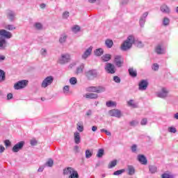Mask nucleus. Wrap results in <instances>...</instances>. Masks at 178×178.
I'll return each instance as SVG.
<instances>
[{
	"label": "nucleus",
	"mask_w": 178,
	"mask_h": 178,
	"mask_svg": "<svg viewBox=\"0 0 178 178\" xmlns=\"http://www.w3.org/2000/svg\"><path fill=\"white\" fill-rule=\"evenodd\" d=\"M133 44H134V36L131 35L128 36L127 40L122 43L120 46L121 51L126 52V51L131 49Z\"/></svg>",
	"instance_id": "obj_1"
},
{
	"label": "nucleus",
	"mask_w": 178,
	"mask_h": 178,
	"mask_svg": "<svg viewBox=\"0 0 178 178\" xmlns=\"http://www.w3.org/2000/svg\"><path fill=\"white\" fill-rule=\"evenodd\" d=\"M63 175L69 176L68 178H79V173L74 168L68 167L63 170Z\"/></svg>",
	"instance_id": "obj_2"
},
{
	"label": "nucleus",
	"mask_w": 178,
	"mask_h": 178,
	"mask_svg": "<svg viewBox=\"0 0 178 178\" xmlns=\"http://www.w3.org/2000/svg\"><path fill=\"white\" fill-rule=\"evenodd\" d=\"M86 91L88 92H104L105 91V88L102 86H90L86 88Z\"/></svg>",
	"instance_id": "obj_3"
},
{
	"label": "nucleus",
	"mask_w": 178,
	"mask_h": 178,
	"mask_svg": "<svg viewBox=\"0 0 178 178\" xmlns=\"http://www.w3.org/2000/svg\"><path fill=\"white\" fill-rule=\"evenodd\" d=\"M54 83V76H47L41 83L42 88H47L49 86H51Z\"/></svg>",
	"instance_id": "obj_4"
},
{
	"label": "nucleus",
	"mask_w": 178,
	"mask_h": 178,
	"mask_svg": "<svg viewBox=\"0 0 178 178\" xmlns=\"http://www.w3.org/2000/svg\"><path fill=\"white\" fill-rule=\"evenodd\" d=\"M27 84H29V81L22 80L15 83L14 88L15 90H22L23 88H26V87H27Z\"/></svg>",
	"instance_id": "obj_5"
},
{
	"label": "nucleus",
	"mask_w": 178,
	"mask_h": 178,
	"mask_svg": "<svg viewBox=\"0 0 178 178\" xmlns=\"http://www.w3.org/2000/svg\"><path fill=\"white\" fill-rule=\"evenodd\" d=\"M68 62H70V54H62L61 58L58 60V63L60 65H65V63H68Z\"/></svg>",
	"instance_id": "obj_6"
},
{
	"label": "nucleus",
	"mask_w": 178,
	"mask_h": 178,
	"mask_svg": "<svg viewBox=\"0 0 178 178\" xmlns=\"http://www.w3.org/2000/svg\"><path fill=\"white\" fill-rule=\"evenodd\" d=\"M86 76L88 80H94V79H97V76H98V72H97V70H91L86 73Z\"/></svg>",
	"instance_id": "obj_7"
},
{
	"label": "nucleus",
	"mask_w": 178,
	"mask_h": 178,
	"mask_svg": "<svg viewBox=\"0 0 178 178\" xmlns=\"http://www.w3.org/2000/svg\"><path fill=\"white\" fill-rule=\"evenodd\" d=\"M108 115L120 119V118H122V111L119 109H112L108 111Z\"/></svg>",
	"instance_id": "obj_8"
},
{
	"label": "nucleus",
	"mask_w": 178,
	"mask_h": 178,
	"mask_svg": "<svg viewBox=\"0 0 178 178\" xmlns=\"http://www.w3.org/2000/svg\"><path fill=\"white\" fill-rule=\"evenodd\" d=\"M169 94V90L166 88H162L161 90L157 92L156 95L159 98H166Z\"/></svg>",
	"instance_id": "obj_9"
},
{
	"label": "nucleus",
	"mask_w": 178,
	"mask_h": 178,
	"mask_svg": "<svg viewBox=\"0 0 178 178\" xmlns=\"http://www.w3.org/2000/svg\"><path fill=\"white\" fill-rule=\"evenodd\" d=\"M23 147H24V141H20L13 147L12 151L15 153L19 152V151L23 149Z\"/></svg>",
	"instance_id": "obj_10"
},
{
	"label": "nucleus",
	"mask_w": 178,
	"mask_h": 178,
	"mask_svg": "<svg viewBox=\"0 0 178 178\" xmlns=\"http://www.w3.org/2000/svg\"><path fill=\"white\" fill-rule=\"evenodd\" d=\"M148 88V81L142 80L138 83V90L140 91H145Z\"/></svg>",
	"instance_id": "obj_11"
},
{
	"label": "nucleus",
	"mask_w": 178,
	"mask_h": 178,
	"mask_svg": "<svg viewBox=\"0 0 178 178\" xmlns=\"http://www.w3.org/2000/svg\"><path fill=\"white\" fill-rule=\"evenodd\" d=\"M114 63L117 67H122L124 63L123 58H122V56H115L114 58Z\"/></svg>",
	"instance_id": "obj_12"
},
{
	"label": "nucleus",
	"mask_w": 178,
	"mask_h": 178,
	"mask_svg": "<svg viewBox=\"0 0 178 178\" xmlns=\"http://www.w3.org/2000/svg\"><path fill=\"white\" fill-rule=\"evenodd\" d=\"M91 54H92V47H89L81 55V58L86 60L89 56H91Z\"/></svg>",
	"instance_id": "obj_13"
},
{
	"label": "nucleus",
	"mask_w": 178,
	"mask_h": 178,
	"mask_svg": "<svg viewBox=\"0 0 178 178\" xmlns=\"http://www.w3.org/2000/svg\"><path fill=\"white\" fill-rule=\"evenodd\" d=\"M156 54L158 55H163V54H166V49L163 47V44H158L155 48Z\"/></svg>",
	"instance_id": "obj_14"
},
{
	"label": "nucleus",
	"mask_w": 178,
	"mask_h": 178,
	"mask_svg": "<svg viewBox=\"0 0 178 178\" xmlns=\"http://www.w3.org/2000/svg\"><path fill=\"white\" fill-rule=\"evenodd\" d=\"M0 35L1 37H3V38H12V33L5 30V29H0Z\"/></svg>",
	"instance_id": "obj_15"
},
{
	"label": "nucleus",
	"mask_w": 178,
	"mask_h": 178,
	"mask_svg": "<svg viewBox=\"0 0 178 178\" xmlns=\"http://www.w3.org/2000/svg\"><path fill=\"white\" fill-rule=\"evenodd\" d=\"M7 18L10 22H15V19H16V13L14 11L10 10H7L6 12Z\"/></svg>",
	"instance_id": "obj_16"
},
{
	"label": "nucleus",
	"mask_w": 178,
	"mask_h": 178,
	"mask_svg": "<svg viewBox=\"0 0 178 178\" xmlns=\"http://www.w3.org/2000/svg\"><path fill=\"white\" fill-rule=\"evenodd\" d=\"M160 10L162 13H165V15H169L170 13V8L166 5V3H163L160 6Z\"/></svg>",
	"instance_id": "obj_17"
},
{
	"label": "nucleus",
	"mask_w": 178,
	"mask_h": 178,
	"mask_svg": "<svg viewBox=\"0 0 178 178\" xmlns=\"http://www.w3.org/2000/svg\"><path fill=\"white\" fill-rule=\"evenodd\" d=\"M106 72L111 74H113L116 71L115 70V65L112 63H107L105 67Z\"/></svg>",
	"instance_id": "obj_18"
},
{
	"label": "nucleus",
	"mask_w": 178,
	"mask_h": 178,
	"mask_svg": "<svg viewBox=\"0 0 178 178\" xmlns=\"http://www.w3.org/2000/svg\"><path fill=\"white\" fill-rule=\"evenodd\" d=\"M148 16V12H145L143 15L140 17L139 20V24L140 27H144L145 24L147 17Z\"/></svg>",
	"instance_id": "obj_19"
},
{
	"label": "nucleus",
	"mask_w": 178,
	"mask_h": 178,
	"mask_svg": "<svg viewBox=\"0 0 178 178\" xmlns=\"http://www.w3.org/2000/svg\"><path fill=\"white\" fill-rule=\"evenodd\" d=\"M138 161L142 165H147V163H148V160H147V157H145V156L143 154L138 155Z\"/></svg>",
	"instance_id": "obj_20"
},
{
	"label": "nucleus",
	"mask_w": 178,
	"mask_h": 178,
	"mask_svg": "<svg viewBox=\"0 0 178 178\" xmlns=\"http://www.w3.org/2000/svg\"><path fill=\"white\" fill-rule=\"evenodd\" d=\"M8 47V42L3 37H0V49H6Z\"/></svg>",
	"instance_id": "obj_21"
},
{
	"label": "nucleus",
	"mask_w": 178,
	"mask_h": 178,
	"mask_svg": "<svg viewBox=\"0 0 178 178\" xmlns=\"http://www.w3.org/2000/svg\"><path fill=\"white\" fill-rule=\"evenodd\" d=\"M74 140L75 144H80L81 137H80L79 132L76 131L74 133Z\"/></svg>",
	"instance_id": "obj_22"
},
{
	"label": "nucleus",
	"mask_w": 178,
	"mask_h": 178,
	"mask_svg": "<svg viewBox=\"0 0 178 178\" xmlns=\"http://www.w3.org/2000/svg\"><path fill=\"white\" fill-rule=\"evenodd\" d=\"M85 97L89 99H97L98 95L97 93H87L85 95Z\"/></svg>",
	"instance_id": "obj_23"
},
{
	"label": "nucleus",
	"mask_w": 178,
	"mask_h": 178,
	"mask_svg": "<svg viewBox=\"0 0 178 178\" xmlns=\"http://www.w3.org/2000/svg\"><path fill=\"white\" fill-rule=\"evenodd\" d=\"M66 40H67V34H62L60 36V38H59V43L60 44H65V42H66Z\"/></svg>",
	"instance_id": "obj_24"
},
{
	"label": "nucleus",
	"mask_w": 178,
	"mask_h": 178,
	"mask_svg": "<svg viewBox=\"0 0 178 178\" xmlns=\"http://www.w3.org/2000/svg\"><path fill=\"white\" fill-rule=\"evenodd\" d=\"M105 45L107 48H112V47H113V40L111 39H106L105 40Z\"/></svg>",
	"instance_id": "obj_25"
},
{
	"label": "nucleus",
	"mask_w": 178,
	"mask_h": 178,
	"mask_svg": "<svg viewBox=\"0 0 178 178\" xmlns=\"http://www.w3.org/2000/svg\"><path fill=\"white\" fill-rule=\"evenodd\" d=\"M106 105L108 108H116V102H113V101H108L106 103Z\"/></svg>",
	"instance_id": "obj_26"
},
{
	"label": "nucleus",
	"mask_w": 178,
	"mask_h": 178,
	"mask_svg": "<svg viewBox=\"0 0 178 178\" xmlns=\"http://www.w3.org/2000/svg\"><path fill=\"white\" fill-rule=\"evenodd\" d=\"M129 73L131 77H137V70H135L134 68H129Z\"/></svg>",
	"instance_id": "obj_27"
},
{
	"label": "nucleus",
	"mask_w": 178,
	"mask_h": 178,
	"mask_svg": "<svg viewBox=\"0 0 178 178\" xmlns=\"http://www.w3.org/2000/svg\"><path fill=\"white\" fill-rule=\"evenodd\" d=\"M76 130L80 133H83L84 131V126L83 125V122H78L76 124Z\"/></svg>",
	"instance_id": "obj_28"
},
{
	"label": "nucleus",
	"mask_w": 178,
	"mask_h": 178,
	"mask_svg": "<svg viewBox=\"0 0 178 178\" xmlns=\"http://www.w3.org/2000/svg\"><path fill=\"white\" fill-rule=\"evenodd\" d=\"M136 173V169L132 165H128V175L133 176Z\"/></svg>",
	"instance_id": "obj_29"
},
{
	"label": "nucleus",
	"mask_w": 178,
	"mask_h": 178,
	"mask_svg": "<svg viewBox=\"0 0 178 178\" xmlns=\"http://www.w3.org/2000/svg\"><path fill=\"white\" fill-rule=\"evenodd\" d=\"M161 178H175V175L172 172H165L161 175Z\"/></svg>",
	"instance_id": "obj_30"
},
{
	"label": "nucleus",
	"mask_w": 178,
	"mask_h": 178,
	"mask_svg": "<svg viewBox=\"0 0 178 178\" xmlns=\"http://www.w3.org/2000/svg\"><path fill=\"white\" fill-rule=\"evenodd\" d=\"M95 55L96 56H101L102 55H104V49L102 48L97 49L95 51Z\"/></svg>",
	"instance_id": "obj_31"
},
{
	"label": "nucleus",
	"mask_w": 178,
	"mask_h": 178,
	"mask_svg": "<svg viewBox=\"0 0 178 178\" xmlns=\"http://www.w3.org/2000/svg\"><path fill=\"white\" fill-rule=\"evenodd\" d=\"M134 44L138 47V48H143L144 47V43L140 40H136V38H134Z\"/></svg>",
	"instance_id": "obj_32"
},
{
	"label": "nucleus",
	"mask_w": 178,
	"mask_h": 178,
	"mask_svg": "<svg viewBox=\"0 0 178 178\" xmlns=\"http://www.w3.org/2000/svg\"><path fill=\"white\" fill-rule=\"evenodd\" d=\"M33 27L35 30H42V24L41 22H35Z\"/></svg>",
	"instance_id": "obj_33"
},
{
	"label": "nucleus",
	"mask_w": 178,
	"mask_h": 178,
	"mask_svg": "<svg viewBox=\"0 0 178 178\" xmlns=\"http://www.w3.org/2000/svg\"><path fill=\"white\" fill-rule=\"evenodd\" d=\"M149 170L152 174L156 173L158 172V168L155 165H149Z\"/></svg>",
	"instance_id": "obj_34"
},
{
	"label": "nucleus",
	"mask_w": 178,
	"mask_h": 178,
	"mask_svg": "<svg viewBox=\"0 0 178 178\" xmlns=\"http://www.w3.org/2000/svg\"><path fill=\"white\" fill-rule=\"evenodd\" d=\"M162 23L163 26H169L170 23V19L168 17H165L163 18Z\"/></svg>",
	"instance_id": "obj_35"
},
{
	"label": "nucleus",
	"mask_w": 178,
	"mask_h": 178,
	"mask_svg": "<svg viewBox=\"0 0 178 178\" xmlns=\"http://www.w3.org/2000/svg\"><path fill=\"white\" fill-rule=\"evenodd\" d=\"M111 54H105L102 56L103 62H108V60H111Z\"/></svg>",
	"instance_id": "obj_36"
},
{
	"label": "nucleus",
	"mask_w": 178,
	"mask_h": 178,
	"mask_svg": "<svg viewBox=\"0 0 178 178\" xmlns=\"http://www.w3.org/2000/svg\"><path fill=\"white\" fill-rule=\"evenodd\" d=\"M84 69V63H81L79 67L76 68V74H80V73H83V70Z\"/></svg>",
	"instance_id": "obj_37"
},
{
	"label": "nucleus",
	"mask_w": 178,
	"mask_h": 178,
	"mask_svg": "<svg viewBox=\"0 0 178 178\" xmlns=\"http://www.w3.org/2000/svg\"><path fill=\"white\" fill-rule=\"evenodd\" d=\"M6 79V74L3 70H0V83H2V81H5Z\"/></svg>",
	"instance_id": "obj_38"
},
{
	"label": "nucleus",
	"mask_w": 178,
	"mask_h": 178,
	"mask_svg": "<svg viewBox=\"0 0 178 178\" xmlns=\"http://www.w3.org/2000/svg\"><path fill=\"white\" fill-rule=\"evenodd\" d=\"M44 165L48 168H52V166H54V160H52V159H49Z\"/></svg>",
	"instance_id": "obj_39"
},
{
	"label": "nucleus",
	"mask_w": 178,
	"mask_h": 178,
	"mask_svg": "<svg viewBox=\"0 0 178 178\" xmlns=\"http://www.w3.org/2000/svg\"><path fill=\"white\" fill-rule=\"evenodd\" d=\"M118 164V161L113 160L111 161L108 165V169H112V168H115V166Z\"/></svg>",
	"instance_id": "obj_40"
},
{
	"label": "nucleus",
	"mask_w": 178,
	"mask_h": 178,
	"mask_svg": "<svg viewBox=\"0 0 178 178\" xmlns=\"http://www.w3.org/2000/svg\"><path fill=\"white\" fill-rule=\"evenodd\" d=\"M4 29H6V30H10V31H12V30H16V27H15V26L12 24L5 25Z\"/></svg>",
	"instance_id": "obj_41"
},
{
	"label": "nucleus",
	"mask_w": 178,
	"mask_h": 178,
	"mask_svg": "<svg viewBox=\"0 0 178 178\" xmlns=\"http://www.w3.org/2000/svg\"><path fill=\"white\" fill-rule=\"evenodd\" d=\"M129 106H131V108H137V104L134 102V100L131 99L127 102Z\"/></svg>",
	"instance_id": "obj_42"
},
{
	"label": "nucleus",
	"mask_w": 178,
	"mask_h": 178,
	"mask_svg": "<svg viewBox=\"0 0 178 178\" xmlns=\"http://www.w3.org/2000/svg\"><path fill=\"white\" fill-rule=\"evenodd\" d=\"M92 156V151L90 149H87L86 151V158L88 159V158H91Z\"/></svg>",
	"instance_id": "obj_43"
},
{
	"label": "nucleus",
	"mask_w": 178,
	"mask_h": 178,
	"mask_svg": "<svg viewBox=\"0 0 178 178\" xmlns=\"http://www.w3.org/2000/svg\"><path fill=\"white\" fill-rule=\"evenodd\" d=\"M70 83L72 84V86L77 84V79L76 77H72L70 79Z\"/></svg>",
	"instance_id": "obj_44"
},
{
	"label": "nucleus",
	"mask_w": 178,
	"mask_h": 178,
	"mask_svg": "<svg viewBox=\"0 0 178 178\" xmlns=\"http://www.w3.org/2000/svg\"><path fill=\"white\" fill-rule=\"evenodd\" d=\"M122 173H124V169L118 170L113 172L114 176H119V175H122Z\"/></svg>",
	"instance_id": "obj_45"
},
{
	"label": "nucleus",
	"mask_w": 178,
	"mask_h": 178,
	"mask_svg": "<svg viewBox=\"0 0 178 178\" xmlns=\"http://www.w3.org/2000/svg\"><path fill=\"white\" fill-rule=\"evenodd\" d=\"M103 156H104V150H103V149H99L97 152V157L102 158Z\"/></svg>",
	"instance_id": "obj_46"
},
{
	"label": "nucleus",
	"mask_w": 178,
	"mask_h": 178,
	"mask_svg": "<svg viewBox=\"0 0 178 178\" xmlns=\"http://www.w3.org/2000/svg\"><path fill=\"white\" fill-rule=\"evenodd\" d=\"M72 31L73 33H79V31H80V26L76 25L72 28Z\"/></svg>",
	"instance_id": "obj_47"
},
{
	"label": "nucleus",
	"mask_w": 178,
	"mask_h": 178,
	"mask_svg": "<svg viewBox=\"0 0 178 178\" xmlns=\"http://www.w3.org/2000/svg\"><path fill=\"white\" fill-rule=\"evenodd\" d=\"M152 69L154 70V72L159 70V65H158V63L153 64Z\"/></svg>",
	"instance_id": "obj_48"
},
{
	"label": "nucleus",
	"mask_w": 178,
	"mask_h": 178,
	"mask_svg": "<svg viewBox=\"0 0 178 178\" xmlns=\"http://www.w3.org/2000/svg\"><path fill=\"white\" fill-rule=\"evenodd\" d=\"M168 131L169 133H177V129H176L175 127H168Z\"/></svg>",
	"instance_id": "obj_49"
},
{
	"label": "nucleus",
	"mask_w": 178,
	"mask_h": 178,
	"mask_svg": "<svg viewBox=\"0 0 178 178\" xmlns=\"http://www.w3.org/2000/svg\"><path fill=\"white\" fill-rule=\"evenodd\" d=\"M69 91H70L69 86H64L63 92H64V94H65V95H67V94H69Z\"/></svg>",
	"instance_id": "obj_50"
},
{
	"label": "nucleus",
	"mask_w": 178,
	"mask_h": 178,
	"mask_svg": "<svg viewBox=\"0 0 178 178\" xmlns=\"http://www.w3.org/2000/svg\"><path fill=\"white\" fill-rule=\"evenodd\" d=\"M40 54L42 56H47V49H42L40 50Z\"/></svg>",
	"instance_id": "obj_51"
},
{
	"label": "nucleus",
	"mask_w": 178,
	"mask_h": 178,
	"mask_svg": "<svg viewBox=\"0 0 178 178\" xmlns=\"http://www.w3.org/2000/svg\"><path fill=\"white\" fill-rule=\"evenodd\" d=\"M147 123H148V120H147V118H143L141 122H140V124L142 126H145V124H147Z\"/></svg>",
	"instance_id": "obj_52"
},
{
	"label": "nucleus",
	"mask_w": 178,
	"mask_h": 178,
	"mask_svg": "<svg viewBox=\"0 0 178 178\" xmlns=\"http://www.w3.org/2000/svg\"><path fill=\"white\" fill-rule=\"evenodd\" d=\"M130 126H137L138 124V121L137 120H132L131 122H129Z\"/></svg>",
	"instance_id": "obj_53"
},
{
	"label": "nucleus",
	"mask_w": 178,
	"mask_h": 178,
	"mask_svg": "<svg viewBox=\"0 0 178 178\" xmlns=\"http://www.w3.org/2000/svg\"><path fill=\"white\" fill-rule=\"evenodd\" d=\"M113 81H115V83H120V78L118 76H115L113 77Z\"/></svg>",
	"instance_id": "obj_54"
},
{
	"label": "nucleus",
	"mask_w": 178,
	"mask_h": 178,
	"mask_svg": "<svg viewBox=\"0 0 178 178\" xmlns=\"http://www.w3.org/2000/svg\"><path fill=\"white\" fill-rule=\"evenodd\" d=\"M131 149L132 152H137V145H133L131 147Z\"/></svg>",
	"instance_id": "obj_55"
},
{
	"label": "nucleus",
	"mask_w": 178,
	"mask_h": 178,
	"mask_svg": "<svg viewBox=\"0 0 178 178\" xmlns=\"http://www.w3.org/2000/svg\"><path fill=\"white\" fill-rule=\"evenodd\" d=\"M63 19H67L69 17V12L65 11L63 13Z\"/></svg>",
	"instance_id": "obj_56"
},
{
	"label": "nucleus",
	"mask_w": 178,
	"mask_h": 178,
	"mask_svg": "<svg viewBox=\"0 0 178 178\" xmlns=\"http://www.w3.org/2000/svg\"><path fill=\"white\" fill-rule=\"evenodd\" d=\"M129 1L130 0H122L121 3H122V5H127V3H129Z\"/></svg>",
	"instance_id": "obj_57"
},
{
	"label": "nucleus",
	"mask_w": 178,
	"mask_h": 178,
	"mask_svg": "<svg viewBox=\"0 0 178 178\" xmlns=\"http://www.w3.org/2000/svg\"><path fill=\"white\" fill-rule=\"evenodd\" d=\"M86 116H91V115H92V111L91 110H88L87 112H86Z\"/></svg>",
	"instance_id": "obj_58"
},
{
	"label": "nucleus",
	"mask_w": 178,
	"mask_h": 178,
	"mask_svg": "<svg viewBox=\"0 0 178 178\" xmlns=\"http://www.w3.org/2000/svg\"><path fill=\"white\" fill-rule=\"evenodd\" d=\"M6 147H9L10 145V141L9 140H5Z\"/></svg>",
	"instance_id": "obj_59"
},
{
	"label": "nucleus",
	"mask_w": 178,
	"mask_h": 178,
	"mask_svg": "<svg viewBox=\"0 0 178 178\" xmlns=\"http://www.w3.org/2000/svg\"><path fill=\"white\" fill-rule=\"evenodd\" d=\"M12 98H13V95L12 93L7 95V99H12Z\"/></svg>",
	"instance_id": "obj_60"
},
{
	"label": "nucleus",
	"mask_w": 178,
	"mask_h": 178,
	"mask_svg": "<svg viewBox=\"0 0 178 178\" xmlns=\"http://www.w3.org/2000/svg\"><path fill=\"white\" fill-rule=\"evenodd\" d=\"M5 151V147L0 145V154H2Z\"/></svg>",
	"instance_id": "obj_61"
},
{
	"label": "nucleus",
	"mask_w": 178,
	"mask_h": 178,
	"mask_svg": "<svg viewBox=\"0 0 178 178\" xmlns=\"http://www.w3.org/2000/svg\"><path fill=\"white\" fill-rule=\"evenodd\" d=\"M6 58V57H5V56L0 54V62H2V60H5Z\"/></svg>",
	"instance_id": "obj_62"
},
{
	"label": "nucleus",
	"mask_w": 178,
	"mask_h": 178,
	"mask_svg": "<svg viewBox=\"0 0 178 178\" xmlns=\"http://www.w3.org/2000/svg\"><path fill=\"white\" fill-rule=\"evenodd\" d=\"M35 144H37V140H31V145H35Z\"/></svg>",
	"instance_id": "obj_63"
},
{
	"label": "nucleus",
	"mask_w": 178,
	"mask_h": 178,
	"mask_svg": "<svg viewBox=\"0 0 178 178\" xmlns=\"http://www.w3.org/2000/svg\"><path fill=\"white\" fill-rule=\"evenodd\" d=\"M97 130H98V127L97 126L92 127V131H97Z\"/></svg>",
	"instance_id": "obj_64"
}]
</instances>
